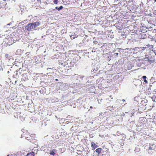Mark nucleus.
<instances>
[{
  "instance_id": "obj_22",
  "label": "nucleus",
  "mask_w": 156,
  "mask_h": 156,
  "mask_svg": "<svg viewBox=\"0 0 156 156\" xmlns=\"http://www.w3.org/2000/svg\"><path fill=\"white\" fill-rule=\"evenodd\" d=\"M110 97H111V95L110 96Z\"/></svg>"
},
{
  "instance_id": "obj_2",
  "label": "nucleus",
  "mask_w": 156,
  "mask_h": 156,
  "mask_svg": "<svg viewBox=\"0 0 156 156\" xmlns=\"http://www.w3.org/2000/svg\"><path fill=\"white\" fill-rule=\"evenodd\" d=\"M147 151L149 153H153L155 151V147L153 146H151L147 150Z\"/></svg>"
},
{
  "instance_id": "obj_14",
  "label": "nucleus",
  "mask_w": 156,
  "mask_h": 156,
  "mask_svg": "<svg viewBox=\"0 0 156 156\" xmlns=\"http://www.w3.org/2000/svg\"><path fill=\"white\" fill-rule=\"evenodd\" d=\"M9 56V55L8 54H6L5 55V57L6 58H8Z\"/></svg>"
},
{
  "instance_id": "obj_17",
  "label": "nucleus",
  "mask_w": 156,
  "mask_h": 156,
  "mask_svg": "<svg viewBox=\"0 0 156 156\" xmlns=\"http://www.w3.org/2000/svg\"><path fill=\"white\" fill-rule=\"evenodd\" d=\"M78 37V35H75V38H76V37Z\"/></svg>"
},
{
  "instance_id": "obj_5",
  "label": "nucleus",
  "mask_w": 156,
  "mask_h": 156,
  "mask_svg": "<svg viewBox=\"0 0 156 156\" xmlns=\"http://www.w3.org/2000/svg\"><path fill=\"white\" fill-rule=\"evenodd\" d=\"M102 150L101 148H99L95 150V151L98 154H99L101 153V152Z\"/></svg>"
},
{
  "instance_id": "obj_11",
  "label": "nucleus",
  "mask_w": 156,
  "mask_h": 156,
  "mask_svg": "<svg viewBox=\"0 0 156 156\" xmlns=\"http://www.w3.org/2000/svg\"><path fill=\"white\" fill-rule=\"evenodd\" d=\"M118 55V53H115L114 54V55L115 56H117Z\"/></svg>"
},
{
  "instance_id": "obj_15",
  "label": "nucleus",
  "mask_w": 156,
  "mask_h": 156,
  "mask_svg": "<svg viewBox=\"0 0 156 156\" xmlns=\"http://www.w3.org/2000/svg\"><path fill=\"white\" fill-rule=\"evenodd\" d=\"M142 78L143 79H145L146 78V76H142Z\"/></svg>"
},
{
  "instance_id": "obj_3",
  "label": "nucleus",
  "mask_w": 156,
  "mask_h": 156,
  "mask_svg": "<svg viewBox=\"0 0 156 156\" xmlns=\"http://www.w3.org/2000/svg\"><path fill=\"white\" fill-rule=\"evenodd\" d=\"M56 150L53 149L52 150H50L49 154L51 155L54 156L56 154Z\"/></svg>"
},
{
  "instance_id": "obj_20",
  "label": "nucleus",
  "mask_w": 156,
  "mask_h": 156,
  "mask_svg": "<svg viewBox=\"0 0 156 156\" xmlns=\"http://www.w3.org/2000/svg\"><path fill=\"white\" fill-rule=\"evenodd\" d=\"M55 80L56 81H58V79H55Z\"/></svg>"
},
{
  "instance_id": "obj_12",
  "label": "nucleus",
  "mask_w": 156,
  "mask_h": 156,
  "mask_svg": "<svg viewBox=\"0 0 156 156\" xmlns=\"http://www.w3.org/2000/svg\"><path fill=\"white\" fill-rule=\"evenodd\" d=\"M144 81L145 82V83H147V80L145 79H144Z\"/></svg>"
},
{
  "instance_id": "obj_19",
  "label": "nucleus",
  "mask_w": 156,
  "mask_h": 156,
  "mask_svg": "<svg viewBox=\"0 0 156 156\" xmlns=\"http://www.w3.org/2000/svg\"><path fill=\"white\" fill-rule=\"evenodd\" d=\"M58 7H55V9H58Z\"/></svg>"
},
{
  "instance_id": "obj_1",
  "label": "nucleus",
  "mask_w": 156,
  "mask_h": 156,
  "mask_svg": "<svg viewBox=\"0 0 156 156\" xmlns=\"http://www.w3.org/2000/svg\"><path fill=\"white\" fill-rule=\"evenodd\" d=\"M40 24V23L38 22L29 23L25 26V28L26 30L29 31L35 29L37 27L39 26Z\"/></svg>"
},
{
  "instance_id": "obj_18",
  "label": "nucleus",
  "mask_w": 156,
  "mask_h": 156,
  "mask_svg": "<svg viewBox=\"0 0 156 156\" xmlns=\"http://www.w3.org/2000/svg\"><path fill=\"white\" fill-rule=\"evenodd\" d=\"M90 108L91 109H92V108H93V107H92V106H90Z\"/></svg>"
},
{
  "instance_id": "obj_13",
  "label": "nucleus",
  "mask_w": 156,
  "mask_h": 156,
  "mask_svg": "<svg viewBox=\"0 0 156 156\" xmlns=\"http://www.w3.org/2000/svg\"><path fill=\"white\" fill-rule=\"evenodd\" d=\"M144 81L145 82V83H147V80L145 79H144Z\"/></svg>"
},
{
  "instance_id": "obj_7",
  "label": "nucleus",
  "mask_w": 156,
  "mask_h": 156,
  "mask_svg": "<svg viewBox=\"0 0 156 156\" xmlns=\"http://www.w3.org/2000/svg\"><path fill=\"white\" fill-rule=\"evenodd\" d=\"M63 8V7L62 6H61L60 7H59L58 8V11H60L61 9H62Z\"/></svg>"
},
{
  "instance_id": "obj_10",
  "label": "nucleus",
  "mask_w": 156,
  "mask_h": 156,
  "mask_svg": "<svg viewBox=\"0 0 156 156\" xmlns=\"http://www.w3.org/2000/svg\"><path fill=\"white\" fill-rule=\"evenodd\" d=\"M70 36L72 38H73V39H74L75 38V37H74V35H70Z\"/></svg>"
},
{
  "instance_id": "obj_21",
  "label": "nucleus",
  "mask_w": 156,
  "mask_h": 156,
  "mask_svg": "<svg viewBox=\"0 0 156 156\" xmlns=\"http://www.w3.org/2000/svg\"><path fill=\"white\" fill-rule=\"evenodd\" d=\"M33 135V136H34V134H32Z\"/></svg>"
},
{
  "instance_id": "obj_8",
  "label": "nucleus",
  "mask_w": 156,
  "mask_h": 156,
  "mask_svg": "<svg viewBox=\"0 0 156 156\" xmlns=\"http://www.w3.org/2000/svg\"><path fill=\"white\" fill-rule=\"evenodd\" d=\"M54 3L55 4H57L58 3V0H54L53 1Z\"/></svg>"
},
{
  "instance_id": "obj_6",
  "label": "nucleus",
  "mask_w": 156,
  "mask_h": 156,
  "mask_svg": "<svg viewBox=\"0 0 156 156\" xmlns=\"http://www.w3.org/2000/svg\"><path fill=\"white\" fill-rule=\"evenodd\" d=\"M34 152H32L30 153L27 154L26 156H34Z\"/></svg>"
},
{
  "instance_id": "obj_4",
  "label": "nucleus",
  "mask_w": 156,
  "mask_h": 156,
  "mask_svg": "<svg viewBox=\"0 0 156 156\" xmlns=\"http://www.w3.org/2000/svg\"><path fill=\"white\" fill-rule=\"evenodd\" d=\"M91 147L93 150H94L98 147V146L93 142L91 143Z\"/></svg>"
},
{
  "instance_id": "obj_9",
  "label": "nucleus",
  "mask_w": 156,
  "mask_h": 156,
  "mask_svg": "<svg viewBox=\"0 0 156 156\" xmlns=\"http://www.w3.org/2000/svg\"><path fill=\"white\" fill-rule=\"evenodd\" d=\"M26 54H27V57L28 56V58H30V56H28V55H30V52H27L26 53Z\"/></svg>"
},
{
  "instance_id": "obj_16",
  "label": "nucleus",
  "mask_w": 156,
  "mask_h": 156,
  "mask_svg": "<svg viewBox=\"0 0 156 156\" xmlns=\"http://www.w3.org/2000/svg\"><path fill=\"white\" fill-rule=\"evenodd\" d=\"M146 48V47H143V49H142V50H144V49H145V48Z\"/></svg>"
}]
</instances>
